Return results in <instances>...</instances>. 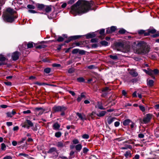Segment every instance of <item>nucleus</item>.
Instances as JSON below:
<instances>
[{
	"mask_svg": "<svg viewBox=\"0 0 159 159\" xmlns=\"http://www.w3.org/2000/svg\"><path fill=\"white\" fill-rule=\"evenodd\" d=\"M110 57L113 60H116L117 59L118 57L116 56H113L112 55H110Z\"/></svg>",
	"mask_w": 159,
	"mask_h": 159,
	"instance_id": "47",
	"label": "nucleus"
},
{
	"mask_svg": "<svg viewBox=\"0 0 159 159\" xmlns=\"http://www.w3.org/2000/svg\"><path fill=\"white\" fill-rule=\"evenodd\" d=\"M79 53L81 55H84L85 53V51L84 50L79 49Z\"/></svg>",
	"mask_w": 159,
	"mask_h": 159,
	"instance_id": "49",
	"label": "nucleus"
},
{
	"mask_svg": "<svg viewBox=\"0 0 159 159\" xmlns=\"http://www.w3.org/2000/svg\"><path fill=\"white\" fill-rule=\"evenodd\" d=\"M151 37L153 38H155L159 36V32H157L155 33L154 34L151 35Z\"/></svg>",
	"mask_w": 159,
	"mask_h": 159,
	"instance_id": "33",
	"label": "nucleus"
},
{
	"mask_svg": "<svg viewBox=\"0 0 159 159\" xmlns=\"http://www.w3.org/2000/svg\"><path fill=\"white\" fill-rule=\"evenodd\" d=\"M147 85L149 87H152L154 85V81L152 80H147Z\"/></svg>",
	"mask_w": 159,
	"mask_h": 159,
	"instance_id": "16",
	"label": "nucleus"
},
{
	"mask_svg": "<svg viewBox=\"0 0 159 159\" xmlns=\"http://www.w3.org/2000/svg\"><path fill=\"white\" fill-rule=\"evenodd\" d=\"M91 6V3L88 1L79 0L72 7L70 12L74 16L83 14L87 12Z\"/></svg>",
	"mask_w": 159,
	"mask_h": 159,
	"instance_id": "1",
	"label": "nucleus"
},
{
	"mask_svg": "<svg viewBox=\"0 0 159 159\" xmlns=\"http://www.w3.org/2000/svg\"><path fill=\"white\" fill-rule=\"evenodd\" d=\"M101 44L104 46H107L108 45V43L105 41H102L100 42Z\"/></svg>",
	"mask_w": 159,
	"mask_h": 159,
	"instance_id": "34",
	"label": "nucleus"
},
{
	"mask_svg": "<svg viewBox=\"0 0 159 159\" xmlns=\"http://www.w3.org/2000/svg\"><path fill=\"white\" fill-rule=\"evenodd\" d=\"M72 142L74 144H78L79 143V141L78 139H75L72 141Z\"/></svg>",
	"mask_w": 159,
	"mask_h": 159,
	"instance_id": "43",
	"label": "nucleus"
},
{
	"mask_svg": "<svg viewBox=\"0 0 159 159\" xmlns=\"http://www.w3.org/2000/svg\"><path fill=\"white\" fill-rule=\"evenodd\" d=\"M83 151L84 153H86L89 151V149L86 148H84L83 149Z\"/></svg>",
	"mask_w": 159,
	"mask_h": 159,
	"instance_id": "52",
	"label": "nucleus"
},
{
	"mask_svg": "<svg viewBox=\"0 0 159 159\" xmlns=\"http://www.w3.org/2000/svg\"><path fill=\"white\" fill-rule=\"evenodd\" d=\"M126 30L124 29H121L119 31V33L120 34H124Z\"/></svg>",
	"mask_w": 159,
	"mask_h": 159,
	"instance_id": "42",
	"label": "nucleus"
},
{
	"mask_svg": "<svg viewBox=\"0 0 159 159\" xmlns=\"http://www.w3.org/2000/svg\"><path fill=\"white\" fill-rule=\"evenodd\" d=\"M3 159H12V157L10 156H7L3 158Z\"/></svg>",
	"mask_w": 159,
	"mask_h": 159,
	"instance_id": "59",
	"label": "nucleus"
},
{
	"mask_svg": "<svg viewBox=\"0 0 159 159\" xmlns=\"http://www.w3.org/2000/svg\"><path fill=\"white\" fill-rule=\"evenodd\" d=\"M6 148V146L4 143H2L1 144V149L2 150H5Z\"/></svg>",
	"mask_w": 159,
	"mask_h": 159,
	"instance_id": "53",
	"label": "nucleus"
},
{
	"mask_svg": "<svg viewBox=\"0 0 159 159\" xmlns=\"http://www.w3.org/2000/svg\"><path fill=\"white\" fill-rule=\"evenodd\" d=\"M150 49V46L147 43L144 41H140V54H148Z\"/></svg>",
	"mask_w": 159,
	"mask_h": 159,
	"instance_id": "3",
	"label": "nucleus"
},
{
	"mask_svg": "<svg viewBox=\"0 0 159 159\" xmlns=\"http://www.w3.org/2000/svg\"><path fill=\"white\" fill-rule=\"evenodd\" d=\"M46 46L44 44H40L36 46V48H37L41 49L42 48H44L46 47Z\"/></svg>",
	"mask_w": 159,
	"mask_h": 159,
	"instance_id": "31",
	"label": "nucleus"
},
{
	"mask_svg": "<svg viewBox=\"0 0 159 159\" xmlns=\"http://www.w3.org/2000/svg\"><path fill=\"white\" fill-rule=\"evenodd\" d=\"M60 127V125L57 123H54L53 125V128L56 130H58Z\"/></svg>",
	"mask_w": 159,
	"mask_h": 159,
	"instance_id": "18",
	"label": "nucleus"
},
{
	"mask_svg": "<svg viewBox=\"0 0 159 159\" xmlns=\"http://www.w3.org/2000/svg\"><path fill=\"white\" fill-rule=\"evenodd\" d=\"M27 124L29 125V126H33V123L30 120H27Z\"/></svg>",
	"mask_w": 159,
	"mask_h": 159,
	"instance_id": "39",
	"label": "nucleus"
},
{
	"mask_svg": "<svg viewBox=\"0 0 159 159\" xmlns=\"http://www.w3.org/2000/svg\"><path fill=\"white\" fill-rule=\"evenodd\" d=\"M52 66L54 67H60L61 65L60 64L54 63L52 64Z\"/></svg>",
	"mask_w": 159,
	"mask_h": 159,
	"instance_id": "51",
	"label": "nucleus"
},
{
	"mask_svg": "<svg viewBox=\"0 0 159 159\" xmlns=\"http://www.w3.org/2000/svg\"><path fill=\"white\" fill-rule=\"evenodd\" d=\"M76 115L79 117V118L81 120L83 121L85 120H86V116L84 114L77 113Z\"/></svg>",
	"mask_w": 159,
	"mask_h": 159,
	"instance_id": "11",
	"label": "nucleus"
},
{
	"mask_svg": "<svg viewBox=\"0 0 159 159\" xmlns=\"http://www.w3.org/2000/svg\"><path fill=\"white\" fill-rule=\"evenodd\" d=\"M80 36H74L70 37L68 39L65 41L66 43H68L70 42L71 40L73 39H76L79 38Z\"/></svg>",
	"mask_w": 159,
	"mask_h": 159,
	"instance_id": "12",
	"label": "nucleus"
},
{
	"mask_svg": "<svg viewBox=\"0 0 159 159\" xmlns=\"http://www.w3.org/2000/svg\"><path fill=\"white\" fill-rule=\"evenodd\" d=\"M14 11L10 8L7 9L6 12L3 14L4 20L7 22H12L17 18L16 16L14 15Z\"/></svg>",
	"mask_w": 159,
	"mask_h": 159,
	"instance_id": "2",
	"label": "nucleus"
},
{
	"mask_svg": "<svg viewBox=\"0 0 159 159\" xmlns=\"http://www.w3.org/2000/svg\"><path fill=\"white\" fill-rule=\"evenodd\" d=\"M20 55V53L18 52H14L12 55V58L13 60L16 61L17 60Z\"/></svg>",
	"mask_w": 159,
	"mask_h": 159,
	"instance_id": "9",
	"label": "nucleus"
},
{
	"mask_svg": "<svg viewBox=\"0 0 159 159\" xmlns=\"http://www.w3.org/2000/svg\"><path fill=\"white\" fill-rule=\"evenodd\" d=\"M148 66H149L148 64L144 63V64H143L141 65V67L142 68H145V66L148 67Z\"/></svg>",
	"mask_w": 159,
	"mask_h": 159,
	"instance_id": "61",
	"label": "nucleus"
},
{
	"mask_svg": "<svg viewBox=\"0 0 159 159\" xmlns=\"http://www.w3.org/2000/svg\"><path fill=\"white\" fill-rule=\"evenodd\" d=\"M108 90H109V91L110 90L109 88L107 87H106L105 88L103 89L102 90V92L105 93H107V91Z\"/></svg>",
	"mask_w": 159,
	"mask_h": 159,
	"instance_id": "44",
	"label": "nucleus"
},
{
	"mask_svg": "<svg viewBox=\"0 0 159 159\" xmlns=\"http://www.w3.org/2000/svg\"><path fill=\"white\" fill-rule=\"evenodd\" d=\"M48 153L51 154L52 157L54 158H56L58 155V153L56 148H50L48 152Z\"/></svg>",
	"mask_w": 159,
	"mask_h": 159,
	"instance_id": "5",
	"label": "nucleus"
},
{
	"mask_svg": "<svg viewBox=\"0 0 159 159\" xmlns=\"http://www.w3.org/2000/svg\"><path fill=\"white\" fill-rule=\"evenodd\" d=\"M35 84H36L37 85H39L40 86L42 85H49V86H53L52 84H47L44 83H39V82H36L35 83Z\"/></svg>",
	"mask_w": 159,
	"mask_h": 159,
	"instance_id": "26",
	"label": "nucleus"
},
{
	"mask_svg": "<svg viewBox=\"0 0 159 159\" xmlns=\"http://www.w3.org/2000/svg\"><path fill=\"white\" fill-rule=\"evenodd\" d=\"M110 29V30L111 31V32L112 33L114 32L116 30V26H112Z\"/></svg>",
	"mask_w": 159,
	"mask_h": 159,
	"instance_id": "37",
	"label": "nucleus"
},
{
	"mask_svg": "<svg viewBox=\"0 0 159 159\" xmlns=\"http://www.w3.org/2000/svg\"><path fill=\"white\" fill-rule=\"evenodd\" d=\"M152 117V115L151 114H148L146 115V116L143 118V121L145 124H147L150 121Z\"/></svg>",
	"mask_w": 159,
	"mask_h": 159,
	"instance_id": "7",
	"label": "nucleus"
},
{
	"mask_svg": "<svg viewBox=\"0 0 159 159\" xmlns=\"http://www.w3.org/2000/svg\"><path fill=\"white\" fill-rule=\"evenodd\" d=\"M124 155L127 158L130 157H131V153L130 151L129 150L126 151L124 154Z\"/></svg>",
	"mask_w": 159,
	"mask_h": 159,
	"instance_id": "19",
	"label": "nucleus"
},
{
	"mask_svg": "<svg viewBox=\"0 0 159 159\" xmlns=\"http://www.w3.org/2000/svg\"><path fill=\"white\" fill-rule=\"evenodd\" d=\"M95 35L93 34H89L86 35V37L87 38H91L95 37Z\"/></svg>",
	"mask_w": 159,
	"mask_h": 159,
	"instance_id": "29",
	"label": "nucleus"
},
{
	"mask_svg": "<svg viewBox=\"0 0 159 159\" xmlns=\"http://www.w3.org/2000/svg\"><path fill=\"white\" fill-rule=\"evenodd\" d=\"M129 73L133 76H136L138 74L136 71L133 70H132L129 72Z\"/></svg>",
	"mask_w": 159,
	"mask_h": 159,
	"instance_id": "20",
	"label": "nucleus"
},
{
	"mask_svg": "<svg viewBox=\"0 0 159 159\" xmlns=\"http://www.w3.org/2000/svg\"><path fill=\"white\" fill-rule=\"evenodd\" d=\"M4 83L7 85L11 86L12 84L11 82H5Z\"/></svg>",
	"mask_w": 159,
	"mask_h": 159,
	"instance_id": "55",
	"label": "nucleus"
},
{
	"mask_svg": "<svg viewBox=\"0 0 159 159\" xmlns=\"http://www.w3.org/2000/svg\"><path fill=\"white\" fill-rule=\"evenodd\" d=\"M6 58L5 57L2 55H0V61H5Z\"/></svg>",
	"mask_w": 159,
	"mask_h": 159,
	"instance_id": "46",
	"label": "nucleus"
},
{
	"mask_svg": "<svg viewBox=\"0 0 159 159\" xmlns=\"http://www.w3.org/2000/svg\"><path fill=\"white\" fill-rule=\"evenodd\" d=\"M57 146L58 147H61L63 146V144L61 142H58L57 144Z\"/></svg>",
	"mask_w": 159,
	"mask_h": 159,
	"instance_id": "57",
	"label": "nucleus"
},
{
	"mask_svg": "<svg viewBox=\"0 0 159 159\" xmlns=\"http://www.w3.org/2000/svg\"><path fill=\"white\" fill-rule=\"evenodd\" d=\"M131 122V120L129 119H127L124 120L123 122V125L125 126L128 125Z\"/></svg>",
	"mask_w": 159,
	"mask_h": 159,
	"instance_id": "27",
	"label": "nucleus"
},
{
	"mask_svg": "<svg viewBox=\"0 0 159 159\" xmlns=\"http://www.w3.org/2000/svg\"><path fill=\"white\" fill-rule=\"evenodd\" d=\"M26 139V138H24L22 139V140L18 142V144L20 145L24 142Z\"/></svg>",
	"mask_w": 159,
	"mask_h": 159,
	"instance_id": "54",
	"label": "nucleus"
},
{
	"mask_svg": "<svg viewBox=\"0 0 159 159\" xmlns=\"http://www.w3.org/2000/svg\"><path fill=\"white\" fill-rule=\"evenodd\" d=\"M27 48H32L33 46V43L32 42H29L27 44Z\"/></svg>",
	"mask_w": 159,
	"mask_h": 159,
	"instance_id": "36",
	"label": "nucleus"
},
{
	"mask_svg": "<svg viewBox=\"0 0 159 159\" xmlns=\"http://www.w3.org/2000/svg\"><path fill=\"white\" fill-rule=\"evenodd\" d=\"M82 137L84 139H88L89 137V136L87 134H84L82 135Z\"/></svg>",
	"mask_w": 159,
	"mask_h": 159,
	"instance_id": "48",
	"label": "nucleus"
},
{
	"mask_svg": "<svg viewBox=\"0 0 159 159\" xmlns=\"http://www.w3.org/2000/svg\"><path fill=\"white\" fill-rule=\"evenodd\" d=\"M98 108L101 110H103L105 109V108L103 107L102 105V104L101 102H98Z\"/></svg>",
	"mask_w": 159,
	"mask_h": 159,
	"instance_id": "28",
	"label": "nucleus"
},
{
	"mask_svg": "<svg viewBox=\"0 0 159 159\" xmlns=\"http://www.w3.org/2000/svg\"><path fill=\"white\" fill-rule=\"evenodd\" d=\"M152 71L154 75H158L159 73V70L157 69H154Z\"/></svg>",
	"mask_w": 159,
	"mask_h": 159,
	"instance_id": "30",
	"label": "nucleus"
},
{
	"mask_svg": "<svg viewBox=\"0 0 159 159\" xmlns=\"http://www.w3.org/2000/svg\"><path fill=\"white\" fill-rule=\"evenodd\" d=\"M61 135V132H58L55 133V136L57 138L60 137Z\"/></svg>",
	"mask_w": 159,
	"mask_h": 159,
	"instance_id": "35",
	"label": "nucleus"
},
{
	"mask_svg": "<svg viewBox=\"0 0 159 159\" xmlns=\"http://www.w3.org/2000/svg\"><path fill=\"white\" fill-rule=\"evenodd\" d=\"M16 114V112L14 110H13L11 112H7L6 114L7 117H12Z\"/></svg>",
	"mask_w": 159,
	"mask_h": 159,
	"instance_id": "13",
	"label": "nucleus"
},
{
	"mask_svg": "<svg viewBox=\"0 0 159 159\" xmlns=\"http://www.w3.org/2000/svg\"><path fill=\"white\" fill-rule=\"evenodd\" d=\"M44 10L46 12H49L51 10V7L50 6H45Z\"/></svg>",
	"mask_w": 159,
	"mask_h": 159,
	"instance_id": "23",
	"label": "nucleus"
},
{
	"mask_svg": "<svg viewBox=\"0 0 159 159\" xmlns=\"http://www.w3.org/2000/svg\"><path fill=\"white\" fill-rule=\"evenodd\" d=\"M157 32V30L154 29H149L145 30H140V35L143 34L144 36L150 35V34H154Z\"/></svg>",
	"mask_w": 159,
	"mask_h": 159,
	"instance_id": "4",
	"label": "nucleus"
},
{
	"mask_svg": "<svg viewBox=\"0 0 159 159\" xmlns=\"http://www.w3.org/2000/svg\"><path fill=\"white\" fill-rule=\"evenodd\" d=\"M82 146L81 144H78L75 146L76 150L79 152L80 151L82 148Z\"/></svg>",
	"mask_w": 159,
	"mask_h": 159,
	"instance_id": "24",
	"label": "nucleus"
},
{
	"mask_svg": "<svg viewBox=\"0 0 159 159\" xmlns=\"http://www.w3.org/2000/svg\"><path fill=\"white\" fill-rule=\"evenodd\" d=\"M83 98H85V96L84 93H82L80 96H79L77 99V101L78 102H80Z\"/></svg>",
	"mask_w": 159,
	"mask_h": 159,
	"instance_id": "17",
	"label": "nucleus"
},
{
	"mask_svg": "<svg viewBox=\"0 0 159 159\" xmlns=\"http://www.w3.org/2000/svg\"><path fill=\"white\" fill-rule=\"evenodd\" d=\"M106 112L104 111H102L99 112V113L97 114L96 115L99 117H102L106 113Z\"/></svg>",
	"mask_w": 159,
	"mask_h": 159,
	"instance_id": "21",
	"label": "nucleus"
},
{
	"mask_svg": "<svg viewBox=\"0 0 159 159\" xmlns=\"http://www.w3.org/2000/svg\"><path fill=\"white\" fill-rule=\"evenodd\" d=\"M27 7L29 9H34L35 8V7L32 5H28Z\"/></svg>",
	"mask_w": 159,
	"mask_h": 159,
	"instance_id": "50",
	"label": "nucleus"
},
{
	"mask_svg": "<svg viewBox=\"0 0 159 159\" xmlns=\"http://www.w3.org/2000/svg\"><path fill=\"white\" fill-rule=\"evenodd\" d=\"M74 71V70L73 68H71L69 69L68 70V72L69 73H73Z\"/></svg>",
	"mask_w": 159,
	"mask_h": 159,
	"instance_id": "56",
	"label": "nucleus"
},
{
	"mask_svg": "<svg viewBox=\"0 0 159 159\" xmlns=\"http://www.w3.org/2000/svg\"><path fill=\"white\" fill-rule=\"evenodd\" d=\"M36 6L37 8L40 10H44L45 7V5L42 4L38 3L36 4Z\"/></svg>",
	"mask_w": 159,
	"mask_h": 159,
	"instance_id": "15",
	"label": "nucleus"
},
{
	"mask_svg": "<svg viewBox=\"0 0 159 159\" xmlns=\"http://www.w3.org/2000/svg\"><path fill=\"white\" fill-rule=\"evenodd\" d=\"M140 110L143 112L144 114H145V108L143 106L140 105Z\"/></svg>",
	"mask_w": 159,
	"mask_h": 159,
	"instance_id": "32",
	"label": "nucleus"
},
{
	"mask_svg": "<svg viewBox=\"0 0 159 159\" xmlns=\"http://www.w3.org/2000/svg\"><path fill=\"white\" fill-rule=\"evenodd\" d=\"M132 147L130 145L125 144L124 147L120 148L121 149H130L132 148Z\"/></svg>",
	"mask_w": 159,
	"mask_h": 159,
	"instance_id": "22",
	"label": "nucleus"
},
{
	"mask_svg": "<svg viewBox=\"0 0 159 159\" xmlns=\"http://www.w3.org/2000/svg\"><path fill=\"white\" fill-rule=\"evenodd\" d=\"M120 125V123L118 121H116L115 122L114 125L116 127Z\"/></svg>",
	"mask_w": 159,
	"mask_h": 159,
	"instance_id": "63",
	"label": "nucleus"
},
{
	"mask_svg": "<svg viewBox=\"0 0 159 159\" xmlns=\"http://www.w3.org/2000/svg\"><path fill=\"white\" fill-rule=\"evenodd\" d=\"M23 113L24 114H29L31 113V111L30 110H27L25 111H24L23 112Z\"/></svg>",
	"mask_w": 159,
	"mask_h": 159,
	"instance_id": "60",
	"label": "nucleus"
},
{
	"mask_svg": "<svg viewBox=\"0 0 159 159\" xmlns=\"http://www.w3.org/2000/svg\"><path fill=\"white\" fill-rule=\"evenodd\" d=\"M116 118L111 116L109 117L107 119V121L109 125H110L115 120Z\"/></svg>",
	"mask_w": 159,
	"mask_h": 159,
	"instance_id": "14",
	"label": "nucleus"
},
{
	"mask_svg": "<svg viewBox=\"0 0 159 159\" xmlns=\"http://www.w3.org/2000/svg\"><path fill=\"white\" fill-rule=\"evenodd\" d=\"M44 71L47 73H49L51 71V69L49 68H46L44 69Z\"/></svg>",
	"mask_w": 159,
	"mask_h": 159,
	"instance_id": "38",
	"label": "nucleus"
},
{
	"mask_svg": "<svg viewBox=\"0 0 159 159\" xmlns=\"http://www.w3.org/2000/svg\"><path fill=\"white\" fill-rule=\"evenodd\" d=\"M105 32V30L102 29L100 30L99 31V34L102 36H104V33Z\"/></svg>",
	"mask_w": 159,
	"mask_h": 159,
	"instance_id": "40",
	"label": "nucleus"
},
{
	"mask_svg": "<svg viewBox=\"0 0 159 159\" xmlns=\"http://www.w3.org/2000/svg\"><path fill=\"white\" fill-rule=\"evenodd\" d=\"M148 70H147L145 69H143V70L147 74L151 76L153 79H155V76L153 73L152 70L151 69L148 68Z\"/></svg>",
	"mask_w": 159,
	"mask_h": 159,
	"instance_id": "8",
	"label": "nucleus"
},
{
	"mask_svg": "<svg viewBox=\"0 0 159 159\" xmlns=\"http://www.w3.org/2000/svg\"><path fill=\"white\" fill-rule=\"evenodd\" d=\"M88 68L89 69H93L95 68V66L93 65H90L88 67Z\"/></svg>",
	"mask_w": 159,
	"mask_h": 159,
	"instance_id": "62",
	"label": "nucleus"
},
{
	"mask_svg": "<svg viewBox=\"0 0 159 159\" xmlns=\"http://www.w3.org/2000/svg\"><path fill=\"white\" fill-rule=\"evenodd\" d=\"M64 40L63 38L61 37H59L57 39V41L58 42H62Z\"/></svg>",
	"mask_w": 159,
	"mask_h": 159,
	"instance_id": "58",
	"label": "nucleus"
},
{
	"mask_svg": "<svg viewBox=\"0 0 159 159\" xmlns=\"http://www.w3.org/2000/svg\"><path fill=\"white\" fill-rule=\"evenodd\" d=\"M79 49H74L72 52L73 54H75L79 53Z\"/></svg>",
	"mask_w": 159,
	"mask_h": 159,
	"instance_id": "41",
	"label": "nucleus"
},
{
	"mask_svg": "<svg viewBox=\"0 0 159 159\" xmlns=\"http://www.w3.org/2000/svg\"><path fill=\"white\" fill-rule=\"evenodd\" d=\"M36 113H38L39 115L42 114L44 110L42 107H37L35 109Z\"/></svg>",
	"mask_w": 159,
	"mask_h": 159,
	"instance_id": "10",
	"label": "nucleus"
},
{
	"mask_svg": "<svg viewBox=\"0 0 159 159\" xmlns=\"http://www.w3.org/2000/svg\"><path fill=\"white\" fill-rule=\"evenodd\" d=\"M77 81L79 82H84V79L82 77H80L77 78Z\"/></svg>",
	"mask_w": 159,
	"mask_h": 159,
	"instance_id": "45",
	"label": "nucleus"
},
{
	"mask_svg": "<svg viewBox=\"0 0 159 159\" xmlns=\"http://www.w3.org/2000/svg\"><path fill=\"white\" fill-rule=\"evenodd\" d=\"M7 125L8 126H10L12 125V123L11 122H7L6 123Z\"/></svg>",
	"mask_w": 159,
	"mask_h": 159,
	"instance_id": "64",
	"label": "nucleus"
},
{
	"mask_svg": "<svg viewBox=\"0 0 159 159\" xmlns=\"http://www.w3.org/2000/svg\"><path fill=\"white\" fill-rule=\"evenodd\" d=\"M96 114H97L95 112L93 111L91 113L89 114V116L91 118L94 119L96 115Z\"/></svg>",
	"mask_w": 159,
	"mask_h": 159,
	"instance_id": "25",
	"label": "nucleus"
},
{
	"mask_svg": "<svg viewBox=\"0 0 159 159\" xmlns=\"http://www.w3.org/2000/svg\"><path fill=\"white\" fill-rule=\"evenodd\" d=\"M66 109V108L64 106H54L52 109V111L54 112L65 111Z\"/></svg>",
	"mask_w": 159,
	"mask_h": 159,
	"instance_id": "6",
	"label": "nucleus"
}]
</instances>
